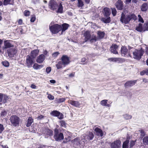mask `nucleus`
<instances>
[{
    "mask_svg": "<svg viewBox=\"0 0 148 148\" xmlns=\"http://www.w3.org/2000/svg\"><path fill=\"white\" fill-rule=\"evenodd\" d=\"M137 17L134 14H130L125 15L122 13L120 20L121 23L126 24L129 23L130 21L133 20L135 21Z\"/></svg>",
    "mask_w": 148,
    "mask_h": 148,
    "instance_id": "obj_1",
    "label": "nucleus"
},
{
    "mask_svg": "<svg viewBox=\"0 0 148 148\" xmlns=\"http://www.w3.org/2000/svg\"><path fill=\"white\" fill-rule=\"evenodd\" d=\"M50 31L53 34H56L61 30L62 26L58 24H54V22H52L49 26Z\"/></svg>",
    "mask_w": 148,
    "mask_h": 148,
    "instance_id": "obj_2",
    "label": "nucleus"
},
{
    "mask_svg": "<svg viewBox=\"0 0 148 148\" xmlns=\"http://www.w3.org/2000/svg\"><path fill=\"white\" fill-rule=\"evenodd\" d=\"M128 49L125 47H122L121 49V54L122 56L126 57H131L130 53L133 51L134 49L133 47L128 46Z\"/></svg>",
    "mask_w": 148,
    "mask_h": 148,
    "instance_id": "obj_3",
    "label": "nucleus"
},
{
    "mask_svg": "<svg viewBox=\"0 0 148 148\" xmlns=\"http://www.w3.org/2000/svg\"><path fill=\"white\" fill-rule=\"evenodd\" d=\"M10 120L12 125L14 126L19 125L20 119L16 115H13L10 117Z\"/></svg>",
    "mask_w": 148,
    "mask_h": 148,
    "instance_id": "obj_4",
    "label": "nucleus"
},
{
    "mask_svg": "<svg viewBox=\"0 0 148 148\" xmlns=\"http://www.w3.org/2000/svg\"><path fill=\"white\" fill-rule=\"evenodd\" d=\"M63 134L60 130L57 129H55L54 130V138L56 141H59L64 139Z\"/></svg>",
    "mask_w": 148,
    "mask_h": 148,
    "instance_id": "obj_5",
    "label": "nucleus"
},
{
    "mask_svg": "<svg viewBox=\"0 0 148 148\" xmlns=\"http://www.w3.org/2000/svg\"><path fill=\"white\" fill-rule=\"evenodd\" d=\"M144 53V51L141 49L138 50L136 49L133 52V58L137 60H140Z\"/></svg>",
    "mask_w": 148,
    "mask_h": 148,
    "instance_id": "obj_6",
    "label": "nucleus"
},
{
    "mask_svg": "<svg viewBox=\"0 0 148 148\" xmlns=\"http://www.w3.org/2000/svg\"><path fill=\"white\" fill-rule=\"evenodd\" d=\"M82 140L83 139H82ZM81 139L80 138H77L74 139L73 140H72V142L74 146L75 147L78 148V146L81 147V146H83L84 145V143L82 142H80Z\"/></svg>",
    "mask_w": 148,
    "mask_h": 148,
    "instance_id": "obj_7",
    "label": "nucleus"
},
{
    "mask_svg": "<svg viewBox=\"0 0 148 148\" xmlns=\"http://www.w3.org/2000/svg\"><path fill=\"white\" fill-rule=\"evenodd\" d=\"M58 4L54 0L50 1L49 4V7L51 9L53 10H56V9L58 8Z\"/></svg>",
    "mask_w": 148,
    "mask_h": 148,
    "instance_id": "obj_8",
    "label": "nucleus"
},
{
    "mask_svg": "<svg viewBox=\"0 0 148 148\" xmlns=\"http://www.w3.org/2000/svg\"><path fill=\"white\" fill-rule=\"evenodd\" d=\"M121 142L119 140L114 141L111 144V148H120L121 147Z\"/></svg>",
    "mask_w": 148,
    "mask_h": 148,
    "instance_id": "obj_9",
    "label": "nucleus"
},
{
    "mask_svg": "<svg viewBox=\"0 0 148 148\" xmlns=\"http://www.w3.org/2000/svg\"><path fill=\"white\" fill-rule=\"evenodd\" d=\"M61 62L63 64V65L65 66L66 65L68 64L70 62V60L69 58L66 55L63 56L61 58Z\"/></svg>",
    "mask_w": 148,
    "mask_h": 148,
    "instance_id": "obj_10",
    "label": "nucleus"
},
{
    "mask_svg": "<svg viewBox=\"0 0 148 148\" xmlns=\"http://www.w3.org/2000/svg\"><path fill=\"white\" fill-rule=\"evenodd\" d=\"M26 62L27 66L28 67H31L34 62L33 59L30 56L28 55L27 56Z\"/></svg>",
    "mask_w": 148,
    "mask_h": 148,
    "instance_id": "obj_11",
    "label": "nucleus"
},
{
    "mask_svg": "<svg viewBox=\"0 0 148 148\" xmlns=\"http://www.w3.org/2000/svg\"><path fill=\"white\" fill-rule=\"evenodd\" d=\"M51 114L53 116L58 117V118L60 119H62L63 118L62 114L57 111L55 110L52 111Z\"/></svg>",
    "mask_w": 148,
    "mask_h": 148,
    "instance_id": "obj_12",
    "label": "nucleus"
},
{
    "mask_svg": "<svg viewBox=\"0 0 148 148\" xmlns=\"http://www.w3.org/2000/svg\"><path fill=\"white\" fill-rule=\"evenodd\" d=\"M118 46L115 44H113L110 48V50L112 53L114 54H117L118 52L117 50Z\"/></svg>",
    "mask_w": 148,
    "mask_h": 148,
    "instance_id": "obj_13",
    "label": "nucleus"
},
{
    "mask_svg": "<svg viewBox=\"0 0 148 148\" xmlns=\"http://www.w3.org/2000/svg\"><path fill=\"white\" fill-rule=\"evenodd\" d=\"M87 135L86 134L83 135V136L86 141H87V140H92L94 136L93 134L91 132H89Z\"/></svg>",
    "mask_w": 148,
    "mask_h": 148,
    "instance_id": "obj_14",
    "label": "nucleus"
},
{
    "mask_svg": "<svg viewBox=\"0 0 148 148\" xmlns=\"http://www.w3.org/2000/svg\"><path fill=\"white\" fill-rule=\"evenodd\" d=\"M10 42V41L8 40L4 41V46L2 47L3 50H4V49L6 48L11 47L13 46L11 44Z\"/></svg>",
    "mask_w": 148,
    "mask_h": 148,
    "instance_id": "obj_15",
    "label": "nucleus"
},
{
    "mask_svg": "<svg viewBox=\"0 0 148 148\" xmlns=\"http://www.w3.org/2000/svg\"><path fill=\"white\" fill-rule=\"evenodd\" d=\"M136 82V80H131L128 81L125 84L124 86L125 87L132 86L135 85Z\"/></svg>",
    "mask_w": 148,
    "mask_h": 148,
    "instance_id": "obj_16",
    "label": "nucleus"
},
{
    "mask_svg": "<svg viewBox=\"0 0 148 148\" xmlns=\"http://www.w3.org/2000/svg\"><path fill=\"white\" fill-rule=\"evenodd\" d=\"M17 49L15 48L14 49H9L8 50V55L10 56H12L15 55L17 53Z\"/></svg>",
    "mask_w": 148,
    "mask_h": 148,
    "instance_id": "obj_17",
    "label": "nucleus"
},
{
    "mask_svg": "<svg viewBox=\"0 0 148 148\" xmlns=\"http://www.w3.org/2000/svg\"><path fill=\"white\" fill-rule=\"evenodd\" d=\"M68 102L71 105L76 107H79L80 105V103L79 102L77 101L70 100L68 101Z\"/></svg>",
    "mask_w": 148,
    "mask_h": 148,
    "instance_id": "obj_18",
    "label": "nucleus"
},
{
    "mask_svg": "<svg viewBox=\"0 0 148 148\" xmlns=\"http://www.w3.org/2000/svg\"><path fill=\"white\" fill-rule=\"evenodd\" d=\"M45 58V56L43 54H41L37 58V62L39 63H42Z\"/></svg>",
    "mask_w": 148,
    "mask_h": 148,
    "instance_id": "obj_19",
    "label": "nucleus"
},
{
    "mask_svg": "<svg viewBox=\"0 0 148 148\" xmlns=\"http://www.w3.org/2000/svg\"><path fill=\"white\" fill-rule=\"evenodd\" d=\"M69 24L64 23L62 25V29L61 30H62V32L60 34V35H62L63 34V33L64 32L65 30H67L68 28L69 27Z\"/></svg>",
    "mask_w": 148,
    "mask_h": 148,
    "instance_id": "obj_20",
    "label": "nucleus"
},
{
    "mask_svg": "<svg viewBox=\"0 0 148 148\" xmlns=\"http://www.w3.org/2000/svg\"><path fill=\"white\" fill-rule=\"evenodd\" d=\"M148 9V4L147 3H143L141 6V10L142 12H146Z\"/></svg>",
    "mask_w": 148,
    "mask_h": 148,
    "instance_id": "obj_21",
    "label": "nucleus"
},
{
    "mask_svg": "<svg viewBox=\"0 0 148 148\" xmlns=\"http://www.w3.org/2000/svg\"><path fill=\"white\" fill-rule=\"evenodd\" d=\"M116 7L119 10H121L123 7V2L120 0H119L116 3Z\"/></svg>",
    "mask_w": 148,
    "mask_h": 148,
    "instance_id": "obj_22",
    "label": "nucleus"
},
{
    "mask_svg": "<svg viewBox=\"0 0 148 148\" xmlns=\"http://www.w3.org/2000/svg\"><path fill=\"white\" fill-rule=\"evenodd\" d=\"M95 131L97 135L101 136H103L102 131L98 127H96L95 129Z\"/></svg>",
    "mask_w": 148,
    "mask_h": 148,
    "instance_id": "obj_23",
    "label": "nucleus"
},
{
    "mask_svg": "<svg viewBox=\"0 0 148 148\" xmlns=\"http://www.w3.org/2000/svg\"><path fill=\"white\" fill-rule=\"evenodd\" d=\"M84 36L85 37V41H86L90 39L91 38L90 32L89 31H86L84 34Z\"/></svg>",
    "mask_w": 148,
    "mask_h": 148,
    "instance_id": "obj_24",
    "label": "nucleus"
},
{
    "mask_svg": "<svg viewBox=\"0 0 148 148\" xmlns=\"http://www.w3.org/2000/svg\"><path fill=\"white\" fill-rule=\"evenodd\" d=\"M103 13L105 16L106 17H108L110 14V10L108 8H106L104 9Z\"/></svg>",
    "mask_w": 148,
    "mask_h": 148,
    "instance_id": "obj_25",
    "label": "nucleus"
},
{
    "mask_svg": "<svg viewBox=\"0 0 148 148\" xmlns=\"http://www.w3.org/2000/svg\"><path fill=\"white\" fill-rule=\"evenodd\" d=\"M39 50L38 49H35L31 52V56L33 58H35L38 55Z\"/></svg>",
    "mask_w": 148,
    "mask_h": 148,
    "instance_id": "obj_26",
    "label": "nucleus"
},
{
    "mask_svg": "<svg viewBox=\"0 0 148 148\" xmlns=\"http://www.w3.org/2000/svg\"><path fill=\"white\" fill-rule=\"evenodd\" d=\"M108 101L107 100H103L101 101L100 104L102 106L109 107L110 106V104L107 103Z\"/></svg>",
    "mask_w": 148,
    "mask_h": 148,
    "instance_id": "obj_27",
    "label": "nucleus"
},
{
    "mask_svg": "<svg viewBox=\"0 0 148 148\" xmlns=\"http://www.w3.org/2000/svg\"><path fill=\"white\" fill-rule=\"evenodd\" d=\"M144 29V27L143 28L142 27V24L141 23H139V25L136 26V30L139 32H141L143 31Z\"/></svg>",
    "mask_w": 148,
    "mask_h": 148,
    "instance_id": "obj_28",
    "label": "nucleus"
},
{
    "mask_svg": "<svg viewBox=\"0 0 148 148\" xmlns=\"http://www.w3.org/2000/svg\"><path fill=\"white\" fill-rule=\"evenodd\" d=\"M121 60V58H110L108 59V60L110 62H117V61H120Z\"/></svg>",
    "mask_w": 148,
    "mask_h": 148,
    "instance_id": "obj_29",
    "label": "nucleus"
},
{
    "mask_svg": "<svg viewBox=\"0 0 148 148\" xmlns=\"http://www.w3.org/2000/svg\"><path fill=\"white\" fill-rule=\"evenodd\" d=\"M43 67L42 65H39L37 63H35L33 66L34 69L36 70H38L42 68Z\"/></svg>",
    "mask_w": 148,
    "mask_h": 148,
    "instance_id": "obj_30",
    "label": "nucleus"
},
{
    "mask_svg": "<svg viewBox=\"0 0 148 148\" xmlns=\"http://www.w3.org/2000/svg\"><path fill=\"white\" fill-rule=\"evenodd\" d=\"M98 38L101 39L104 36L105 33L103 32L98 31L97 32Z\"/></svg>",
    "mask_w": 148,
    "mask_h": 148,
    "instance_id": "obj_31",
    "label": "nucleus"
},
{
    "mask_svg": "<svg viewBox=\"0 0 148 148\" xmlns=\"http://www.w3.org/2000/svg\"><path fill=\"white\" fill-rule=\"evenodd\" d=\"M56 66L58 69L61 68L64 66L61 61L58 62L56 65Z\"/></svg>",
    "mask_w": 148,
    "mask_h": 148,
    "instance_id": "obj_32",
    "label": "nucleus"
},
{
    "mask_svg": "<svg viewBox=\"0 0 148 148\" xmlns=\"http://www.w3.org/2000/svg\"><path fill=\"white\" fill-rule=\"evenodd\" d=\"M33 121V119L31 117H29L27 123V124L26 126L27 127H29L31 125Z\"/></svg>",
    "mask_w": 148,
    "mask_h": 148,
    "instance_id": "obj_33",
    "label": "nucleus"
},
{
    "mask_svg": "<svg viewBox=\"0 0 148 148\" xmlns=\"http://www.w3.org/2000/svg\"><path fill=\"white\" fill-rule=\"evenodd\" d=\"M101 20L105 23H109L110 21V17L107 18H102Z\"/></svg>",
    "mask_w": 148,
    "mask_h": 148,
    "instance_id": "obj_34",
    "label": "nucleus"
},
{
    "mask_svg": "<svg viewBox=\"0 0 148 148\" xmlns=\"http://www.w3.org/2000/svg\"><path fill=\"white\" fill-rule=\"evenodd\" d=\"M58 7V9L56 12H58L62 13L63 11V7L61 4L60 3Z\"/></svg>",
    "mask_w": 148,
    "mask_h": 148,
    "instance_id": "obj_35",
    "label": "nucleus"
},
{
    "mask_svg": "<svg viewBox=\"0 0 148 148\" xmlns=\"http://www.w3.org/2000/svg\"><path fill=\"white\" fill-rule=\"evenodd\" d=\"M143 142L145 145H148V136H146L143 138Z\"/></svg>",
    "mask_w": 148,
    "mask_h": 148,
    "instance_id": "obj_36",
    "label": "nucleus"
},
{
    "mask_svg": "<svg viewBox=\"0 0 148 148\" xmlns=\"http://www.w3.org/2000/svg\"><path fill=\"white\" fill-rule=\"evenodd\" d=\"M128 143L129 140H127L124 142L123 145V148H127L128 144Z\"/></svg>",
    "mask_w": 148,
    "mask_h": 148,
    "instance_id": "obj_37",
    "label": "nucleus"
},
{
    "mask_svg": "<svg viewBox=\"0 0 148 148\" xmlns=\"http://www.w3.org/2000/svg\"><path fill=\"white\" fill-rule=\"evenodd\" d=\"M145 74H146L147 75H148V70L146 69L140 72V74L141 75H143Z\"/></svg>",
    "mask_w": 148,
    "mask_h": 148,
    "instance_id": "obj_38",
    "label": "nucleus"
},
{
    "mask_svg": "<svg viewBox=\"0 0 148 148\" xmlns=\"http://www.w3.org/2000/svg\"><path fill=\"white\" fill-rule=\"evenodd\" d=\"M98 39V38L96 37V36L94 35H92V36L91 39L90 41L91 42H93V41H96Z\"/></svg>",
    "mask_w": 148,
    "mask_h": 148,
    "instance_id": "obj_39",
    "label": "nucleus"
},
{
    "mask_svg": "<svg viewBox=\"0 0 148 148\" xmlns=\"http://www.w3.org/2000/svg\"><path fill=\"white\" fill-rule=\"evenodd\" d=\"M124 118L125 119H131L132 116L130 115H129L127 114H125L123 115Z\"/></svg>",
    "mask_w": 148,
    "mask_h": 148,
    "instance_id": "obj_40",
    "label": "nucleus"
},
{
    "mask_svg": "<svg viewBox=\"0 0 148 148\" xmlns=\"http://www.w3.org/2000/svg\"><path fill=\"white\" fill-rule=\"evenodd\" d=\"M144 31L145 30H148V21L145 22L144 25Z\"/></svg>",
    "mask_w": 148,
    "mask_h": 148,
    "instance_id": "obj_41",
    "label": "nucleus"
},
{
    "mask_svg": "<svg viewBox=\"0 0 148 148\" xmlns=\"http://www.w3.org/2000/svg\"><path fill=\"white\" fill-rule=\"evenodd\" d=\"M78 6L79 7H82L84 5V4L82 1V0H78Z\"/></svg>",
    "mask_w": 148,
    "mask_h": 148,
    "instance_id": "obj_42",
    "label": "nucleus"
},
{
    "mask_svg": "<svg viewBox=\"0 0 148 148\" xmlns=\"http://www.w3.org/2000/svg\"><path fill=\"white\" fill-rule=\"evenodd\" d=\"M65 100V99L64 98H60L56 100V102L58 103H60L64 102Z\"/></svg>",
    "mask_w": 148,
    "mask_h": 148,
    "instance_id": "obj_43",
    "label": "nucleus"
},
{
    "mask_svg": "<svg viewBox=\"0 0 148 148\" xmlns=\"http://www.w3.org/2000/svg\"><path fill=\"white\" fill-rule=\"evenodd\" d=\"M7 114V112L3 110L2 111L1 113V116H5Z\"/></svg>",
    "mask_w": 148,
    "mask_h": 148,
    "instance_id": "obj_44",
    "label": "nucleus"
},
{
    "mask_svg": "<svg viewBox=\"0 0 148 148\" xmlns=\"http://www.w3.org/2000/svg\"><path fill=\"white\" fill-rule=\"evenodd\" d=\"M46 134H47L51 136L53 135V132L51 130H47Z\"/></svg>",
    "mask_w": 148,
    "mask_h": 148,
    "instance_id": "obj_45",
    "label": "nucleus"
},
{
    "mask_svg": "<svg viewBox=\"0 0 148 148\" xmlns=\"http://www.w3.org/2000/svg\"><path fill=\"white\" fill-rule=\"evenodd\" d=\"M138 21L142 23H143L144 21H143V18L141 17V16L140 15H138Z\"/></svg>",
    "mask_w": 148,
    "mask_h": 148,
    "instance_id": "obj_46",
    "label": "nucleus"
},
{
    "mask_svg": "<svg viewBox=\"0 0 148 148\" xmlns=\"http://www.w3.org/2000/svg\"><path fill=\"white\" fill-rule=\"evenodd\" d=\"M24 15L26 16H29L30 14V12L27 10H25L24 13Z\"/></svg>",
    "mask_w": 148,
    "mask_h": 148,
    "instance_id": "obj_47",
    "label": "nucleus"
},
{
    "mask_svg": "<svg viewBox=\"0 0 148 148\" xmlns=\"http://www.w3.org/2000/svg\"><path fill=\"white\" fill-rule=\"evenodd\" d=\"M3 102H4V103L7 102V100H8V99L9 98H8V97L7 96L5 95L3 97Z\"/></svg>",
    "mask_w": 148,
    "mask_h": 148,
    "instance_id": "obj_48",
    "label": "nucleus"
},
{
    "mask_svg": "<svg viewBox=\"0 0 148 148\" xmlns=\"http://www.w3.org/2000/svg\"><path fill=\"white\" fill-rule=\"evenodd\" d=\"M11 0H4L3 1V5H7L9 4Z\"/></svg>",
    "mask_w": 148,
    "mask_h": 148,
    "instance_id": "obj_49",
    "label": "nucleus"
},
{
    "mask_svg": "<svg viewBox=\"0 0 148 148\" xmlns=\"http://www.w3.org/2000/svg\"><path fill=\"white\" fill-rule=\"evenodd\" d=\"M112 13L114 16L116 15V11L114 8H111Z\"/></svg>",
    "mask_w": 148,
    "mask_h": 148,
    "instance_id": "obj_50",
    "label": "nucleus"
},
{
    "mask_svg": "<svg viewBox=\"0 0 148 148\" xmlns=\"http://www.w3.org/2000/svg\"><path fill=\"white\" fill-rule=\"evenodd\" d=\"M4 130L3 125L1 124H0V133H2Z\"/></svg>",
    "mask_w": 148,
    "mask_h": 148,
    "instance_id": "obj_51",
    "label": "nucleus"
},
{
    "mask_svg": "<svg viewBox=\"0 0 148 148\" xmlns=\"http://www.w3.org/2000/svg\"><path fill=\"white\" fill-rule=\"evenodd\" d=\"M3 64L5 67H8L9 66V63L7 61L3 62Z\"/></svg>",
    "mask_w": 148,
    "mask_h": 148,
    "instance_id": "obj_52",
    "label": "nucleus"
},
{
    "mask_svg": "<svg viewBox=\"0 0 148 148\" xmlns=\"http://www.w3.org/2000/svg\"><path fill=\"white\" fill-rule=\"evenodd\" d=\"M139 132L141 134L140 135L141 136L142 138L145 135V134L143 130H139Z\"/></svg>",
    "mask_w": 148,
    "mask_h": 148,
    "instance_id": "obj_53",
    "label": "nucleus"
},
{
    "mask_svg": "<svg viewBox=\"0 0 148 148\" xmlns=\"http://www.w3.org/2000/svg\"><path fill=\"white\" fill-rule=\"evenodd\" d=\"M59 54V53L58 52L54 53H53L52 56L53 57L56 58Z\"/></svg>",
    "mask_w": 148,
    "mask_h": 148,
    "instance_id": "obj_54",
    "label": "nucleus"
},
{
    "mask_svg": "<svg viewBox=\"0 0 148 148\" xmlns=\"http://www.w3.org/2000/svg\"><path fill=\"white\" fill-rule=\"evenodd\" d=\"M51 71V68L50 67H48L47 68L46 71L47 73H49Z\"/></svg>",
    "mask_w": 148,
    "mask_h": 148,
    "instance_id": "obj_55",
    "label": "nucleus"
},
{
    "mask_svg": "<svg viewBox=\"0 0 148 148\" xmlns=\"http://www.w3.org/2000/svg\"><path fill=\"white\" fill-rule=\"evenodd\" d=\"M60 123L61 125L63 127H65L66 126V123L64 121H61L60 122Z\"/></svg>",
    "mask_w": 148,
    "mask_h": 148,
    "instance_id": "obj_56",
    "label": "nucleus"
},
{
    "mask_svg": "<svg viewBox=\"0 0 148 148\" xmlns=\"http://www.w3.org/2000/svg\"><path fill=\"white\" fill-rule=\"evenodd\" d=\"M36 19V17L34 16H33L32 17L30 21L32 22H34Z\"/></svg>",
    "mask_w": 148,
    "mask_h": 148,
    "instance_id": "obj_57",
    "label": "nucleus"
},
{
    "mask_svg": "<svg viewBox=\"0 0 148 148\" xmlns=\"http://www.w3.org/2000/svg\"><path fill=\"white\" fill-rule=\"evenodd\" d=\"M135 142L134 141H132L130 143V147H132L135 144Z\"/></svg>",
    "mask_w": 148,
    "mask_h": 148,
    "instance_id": "obj_58",
    "label": "nucleus"
},
{
    "mask_svg": "<svg viewBox=\"0 0 148 148\" xmlns=\"http://www.w3.org/2000/svg\"><path fill=\"white\" fill-rule=\"evenodd\" d=\"M48 98L50 100H53L54 99V97L51 95H49L48 96Z\"/></svg>",
    "mask_w": 148,
    "mask_h": 148,
    "instance_id": "obj_59",
    "label": "nucleus"
},
{
    "mask_svg": "<svg viewBox=\"0 0 148 148\" xmlns=\"http://www.w3.org/2000/svg\"><path fill=\"white\" fill-rule=\"evenodd\" d=\"M44 117V116L42 115H40L37 118L38 120H41Z\"/></svg>",
    "mask_w": 148,
    "mask_h": 148,
    "instance_id": "obj_60",
    "label": "nucleus"
},
{
    "mask_svg": "<svg viewBox=\"0 0 148 148\" xmlns=\"http://www.w3.org/2000/svg\"><path fill=\"white\" fill-rule=\"evenodd\" d=\"M3 94L0 93V102H1L3 100Z\"/></svg>",
    "mask_w": 148,
    "mask_h": 148,
    "instance_id": "obj_61",
    "label": "nucleus"
},
{
    "mask_svg": "<svg viewBox=\"0 0 148 148\" xmlns=\"http://www.w3.org/2000/svg\"><path fill=\"white\" fill-rule=\"evenodd\" d=\"M31 87L32 89H36V86L34 84H32L31 86Z\"/></svg>",
    "mask_w": 148,
    "mask_h": 148,
    "instance_id": "obj_62",
    "label": "nucleus"
},
{
    "mask_svg": "<svg viewBox=\"0 0 148 148\" xmlns=\"http://www.w3.org/2000/svg\"><path fill=\"white\" fill-rule=\"evenodd\" d=\"M50 82L52 84H55L56 83V81L54 80H50Z\"/></svg>",
    "mask_w": 148,
    "mask_h": 148,
    "instance_id": "obj_63",
    "label": "nucleus"
},
{
    "mask_svg": "<svg viewBox=\"0 0 148 148\" xmlns=\"http://www.w3.org/2000/svg\"><path fill=\"white\" fill-rule=\"evenodd\" d=\"M74 73H72L69 75V77H73L74 76Z\"/></svg>",
    "mask_w": 148,
    "mask_h": 148,
    "instance_id": "obj_64",
    "label": "nucleus"
}]
</instances>
